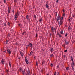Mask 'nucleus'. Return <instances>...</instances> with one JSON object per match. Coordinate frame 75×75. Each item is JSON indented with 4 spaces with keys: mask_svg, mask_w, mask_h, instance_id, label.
<instances>
[{
    "mask_svg": "<svg viewBox=\"0 0 75 75\" xmlns=\"http://www.w3.org/2000/svg\"><path fill=\"white\" fill-rule=\"evenodd\" d=\"M6 50H5L4 51V53L5 54L6 53Z\"/></svg>",
    "mask_w": 75,
    "mask_h": 75,
    "instance_id": "obj_52",
    "label": "nucleus"
},
{
    "mask_svg": "<svg viewBox=\"0 0 75 75\" xmlns=\"http://www.w3.org/2000/svg\"><path fill=\"white\" fill-rule=\"evenodd\" d=\"M60 17H60V16H59V15L58 13V16L56 18V22H58V20H60V18H60Z\"/></svg>",
    "mask_w": 75,
    "mask_h": 75,
    "instance_id": "obj_3",
    "label": "nucleus"
},
{
    "mask_svg": "<svg viewBox=\"0 0 75 75\" xmlns=\"http://www.w3.org/2000/svg\"><path fill=\"white\" fill-rule=\"evenodd\" d=\"M25 61L26 62L27 64H29V62H28V60H27V57H25Z\"/></svg>",
    "mask_w": 75,
    "mask_h": 75,
    "instance_id": "obj_4",
    "label": "nucleus"
},
{
    "mask_svg": "<svg viewBox=\"0 0 75 75\" xmlns=\"http://www.w3.org/2000/svg\"><path fill=\"white\" fill-rule=\"evenodd\" d=\"M67 35H68V34H67V33H66L65 35V37H67Z\"/></svg>",
    "mask_w": 75,
    "mask_h": 75,
    "instance_id": "obj_43",
    "label": "nucleus"
},
{
    "mask_svg": "<svg viewBox=\"0 0 75 75\" xmlns=\"http://www.w3.org/2000/svg\"><path fill=\"white\" fill-rule=\"evenodd\" d=\"M74 43H75V41H72V43L73 44H74Z\"/></svg>",
    "mask_w": 75,
    "mask_h": 75,
    "instance_id": "obj_56",
    "label": "nucleus"
},
{
    "mask_svg": "<svg viewBox=\"0 0 75 75\" xmlns=\"http://www.w3.org/2000/svg\"><path fill=\"white\" fill-rule=\"evenodd\" d=\"M28 75H30V74H30V72H29V73H28Z\"/></svg>",
    "mask_w": 75,
    "mask_h": 75,
    "instance_id": "obj_54",
    "label": "nucleus"
},
{
    "mask_svg": "<svg viewBox=\"0 0 75 75\" xmlns=\"http://www.w3.org/2000/svg\"><path fill=\"white\" fill-rule=\"evenodd\" d=\"M22 71V68H21V67H20L19 69V72H21Z\"/></svg>",
    "mask_w": 75,
    "mask_h": 75,
    "instance_id": "obj_15",
    "label": "nucleus"
},
{
    "mask_svg": "<svg viewBox=\"0 0 75 75\" xmlns=\"http://www.w3.org/2000/svg\"><path fill=\"white\" fill-rule=\"evenodd\" d=\"M52 33L53 34H54V33L53 32H51V33H50L49 34L50 36V37H51V36H52Z\"/></svg>",
    "mask_w": 75,
    "mask_h": 75,
    "instance_id": "obj_13",
    "label": "nucleus"
},
{
    "mask_svg": "<svg viewBox=\"0 0 75 75\" xmlns=\"http://www.w3.org/2000/svg\"><path fill=\"white\" fill-rule=\"evenodd\" d=\"M24 34H25V32H23L22 33V35H24Z\"/></svg>",
    "mask_w": 75,
    "mask_h": 75,
    "instance_id": "obj_40",
    "label": "nucleus"
},
{
    "mask_svg": "<svg viewBox=\"0 0 75 75\" xmlns=\"http://www.w3.org/2000/svg\"><path fill=\"white\" fill-rule=\"evenodd\" d=\"M57 75H59V73L58 72L57 74Z\"/></svg>",
    "mask_w": 75,
    "mask_h": 75,
    "instance_id": "obj_64",
    "label": "nucleus"
},
{
    "mask_svg": "<svg viewBox=\"0 0 75 75\" xmlns=\"http://www.w3.org/2000/svg\"><path fill=\"white\" fill-rule=\"evenodd\" d=\"M56 1L57 3H58V0H56Z\"/></svg>",
    "mask_w": 75,
    "mask_h": 75,
    "instance_id": "obj_39",
    "label": "nucleus"
},
{
    "mask_svg": "<svg viewBox=\"0 0 75 75\" xmlns=\"http://www.w3.org/2000/svg\"><path fill=\"white\" fill-rule=\"evenodd\" d=\"M57 35H59V37L60 38H61V37H62V36L60 34V33L59 32L57 33Z\"/></svg>",
    "mask_w": 75,
    "mask_h": 75,
    "instance_id": "obj_7",
    "label": "nucleus"
},
{
    "mask_svg": "<svg viewBox=\"0 0 75 75\" xmlns=\"http://www.w3.org/2000/svg\"><path fill=\"white\" fill-rule=\"evenodd\" d=\"M11 10V8H10L9 7H8V15H10V11Z\"/></svg>",
    "mask_w": 75,
    "mask_h": 75,
    "instance_id": "obj_5",
    "label": "nucleus"
},
{
    "mask_svg": "<svg viewBox=\"0 0 75 75\" xmlns=\"http://www.w3.org/2000/svg\"><path fill=\"white\" fill-rule=\"evenodd\" d=\"M48 2H46V7L47 8L49 9V6H48Z\"/></svg>",
    "mask_w": 75,
    "mask_h": 75,
    "instance_id": "obj_6",
    "label": "nucleus"
},
{
    "mask_svg": "<svg viewBox=\"0 0 75 75\" xmlns=\"http://www.w3.org/2000/svg\"><path fill=\"white\" fill-rule=\"evenodd\" d=\"M1 63L2 64H4V60L2 59V60L1 61Z\"/></svg>",
    "mask_w": 75,
    "mask_h": 75,
    "instance_id": "obj_23",
    "label": "nucleus"
},
{
    "mask_svg": "<svg viewBox=\"0 0 75 75\" xmlns=\"http://www.w3.org/2000/svg\"><path fill=\"white\" fill-rule=\"evenodd\" d=\"M34 17L35 18V19H36L37 17H36V15H35L34 14Z\"/></svg>",
    "mask_w": 75,
    "mask_h": 75,
    "instance_id": "obj_27",
    "label": "nucleus"
},
{
    "mask_svg": "<svg viewBox=\"0 0 75 75\" xmlns=\"http://www.w3.org/2000/svg\"><path fill=\"white\" fill-rule=\"evenodd\" d=\"M15 44L16 45H18V43L17 42H16Z\"/></svg>",
    "mask_w": 75,
    "mask_h": 75,
    "instance_id": "obj_49",
    "label": "nucleus"
},
{
    "mask_svg": "<svg viewBox=\"0 0 75 75\" xmlns=\"http://www.w3.org/2000/svg\"><path fill=\"white\" fill-rule=\"evenodd\" d=\"M60 34H63V30H61L60 32Z\"/></svg>",
    "mask_w": 75,
    "mask_h": 75,
    "instance_id": "obj_25",
    "label": "nucleus"
},
{
    "mask_svg": "<svg viewBox=\"0 0 75 75\" xmlns=\"http://www.w3.org/2000/svg\"><path fill=\"white\" fill-rule=\"evenodd\" d=\"M54 56V55H53V54H50V57H53Z\"/></svg>",
    "mask_w": 75,
    "mask_h": 75,
    "instance_id": "obj_31",
    "label": "nucleus"
},
{
    "mask_svg": "<svg viewBox=\"0 0 75 75\" xmlns=\"http://www.w3.org/2000/svg\"><path fill=\"white\" fill-rule=\"evenodd\" d=\"M26 18L27 20H28V19L29 18V16L28 15H27L26 16Z\"/></svg>",
    "mask_w": 75,
    "mask_h": 75,
    "instance_id": "obj_22",
    "label": "nucleus"
},
{
    "mask_svg": "<svg viewBox=\"0 0 75 75\" xmlns=\"http://www.w3.org/2000/svg\"><path fill=\"white\" fill-rule=\"evenodd\" d=\"M69 67H67L66 68V70H68L69 69Z\"/></svg>",
    "mask_w": 75,
    "mask_h": 75,
    "instance_id": "obj_30",
    "label": "nucleus"
},
{
    "mask_svg": "<svg viewBox=\"0 0 75 75\" xmlns=\"http://www.w3.org/2000/svg\"><path fill=\"white\" fill-rule=\"evenodd\" d=\"M60 19H61V20H63V19H64V18H63V17H61L60 18Z\"/></svg>",
    "mask_w": 75,
    "mask_h": 75,
    "instance_id": "obj_37",
    "label": "nucleus"
},
{
    "mask_svg": "<svg viewBox=\"0 0 75 75\" xmlns=\"http://www.w3.org/2000/svg\"><path fill=\"white\" fill-rule=\"evenodd\" d=\"M66 45H68L69 44V41H68L67 42H65Z\"/></svg>",
    "mask_w": 75,
    "mask_h": 75,
    "instance_id": "obj_17",
    "label": "nucleus"
},
{
    "mask_svg": "<svg viewBox=\"0 0 75 75\" xmlns=\"http://www.w3.org/2000/svg\"><path fill=\"white\" fill-rule=\"evenodd\" d=\"M67 52V50L66 49L64 51V52Z\"/></svg>",
    "mask_w": 75,
    "mask_h": 75,
    "instance_id": "obj_46",
    "label": "nucleus"
},
{
    "mask_svg": "<svg viewBox=\"0 0 75 75\" xmlns=\"http://www.w3.org/2000/svg\"><path fill=\"white\" fill-rule=\"evenodd\" d=\"M53 51H54V48H52V47L50 48V52H52Z\"/></svg>",
    "mask_w": 75,
    "mask_h": 75,
    "instance_id": "obj_14",
    "label": "nucleus"
},
{
    "mask_svg": "<svg viewBox=\"0 0 75 75\" xmlns=\"http://www.w3.org/2000/svg\"><path fill=\"white\" fill-rule=\"evenodd\" d=\"M3 1L4 3H6V0H4Z\"/></svg>",
    "mask_w": 75,
    "mask_h": 75,
    "instance_id": "obj_38",
    "label": "nucleus"
},
{
    "mask_svg": "<svg viewBox=\"0 0 75 75\" xmlns=\"http://www.w3.org/2000/svg\"><path fill=\"white\" fill-rule=\"evenodd\" d=\"M5 42H6V44H8V40H6Z\"/></svg>",
    "mask_w": 75,
    "mask_h": 75,
    "instance_id": "obj_28",
    "label": "nucleus"
},
{
    "mask_svg": "<svg viewBox=\"0 0 75 75\" xmlns=\"http://www.w3.org/2000/svg\"><path fill=\"white\" fill-rule=\"evenodd\" d=\"M4 26H6V23H4Z\"/></svg>",
    "mask_w": 75,
    "mask_h": 75,
    "instance_id": "obj_62",
    "label": "nucleus"
},
{
    "mask_svg": "<svg viewBox=\"0 0 75 75\" xmlns=\"http://www.w3.org/2000/svg\"><path fill=\"white\" fill-rule=\"evenodd\" d=\"M50 66L51 67H53V64H52V63H51Z\"/></svg>",
    "mask_w": 75,
    "mask_h": 75,
    "instance_id": "obj_29",
    "label": "nucleus"
},
{
    "mask_svg": "<svg viewBox=\"0 0 75 75\" xmlns=\"http://www.w3.org/2000/svg\"><path fill=\"white\" fill-rule=\"evenodd\" d=\"M8 35L9 37H10V34L9 33H8Z\"/></svg>",
    "mask_w": 75,
    "mask_h": 75,
    "instance_id": "obj_51",
    "label": "nucleus"
},
{
    "mask_svg": "<svg viewBox=\"0 0 75 75\" xmlns=\"http://www.w3.org/2000/svg\"><path fill=\"white\" fill-rule=\"evenodd\" d=\"M6 72L7 73H8V70H7V69L6 70Z\"/></svg>",
    "mask_w": 75,
    "mask_h": 75,
    "instance_id": "obj_50",
    "label": "nucleus"
},
{
    "mask_svg": "<svg viewBox=\"0 0 75 75\" xmlns=\"http://www.w3.org/2000/svg\"><path fill=\"white\" fill-rule=\"evenodd\" d=\"M66 40H67V39H64V41H65V42H67Z\"/></svg>",
    "mask_w": 75,
    "mask_h": 75,
    "instance_id": "obj_47",
    "label": "nucleus"
},
{
    "mask_svg": "<svg viewBox=\"0 0 75 75\" xmlns=\"http://www.w3.org/2000/svg\"><path fill=\"white\" fill-rule=\"evenodd\" d=\"M22 73L23 75H25V71L22 70Z\"/></svg>",
    "mask_w": 75,
    "mask_h": 75,
    "instance_id": "obj_19",
    "label": "nucleus"
},
{
    "mask_svg": "<svg viewBox=\"0 0 75 75\" xmlns=\"http://www.w3.org/2000/svg\"><path fill=\"white\" fill-rule=\"evenodd\" d=\"M18 16H19V13L18 12H17L14 15V17L15 19V20H17V18L18 17Z\"/></svg>",
    "mask_w": 75,
    "mask_h": 75,
    "instance_id": "obj_1",
    "label": "nucleus"
},
{
    "mask_svg": "<svg viewBox=\"0 0 75 75\" xmlns=\"http://www.w3.org/2000/svg\"><path fill=\"white\" fill-rule=\"evenodd\" d=\"M63 17H65V13H63Z\"/></svg>",
    "mask_w": 75,
    "mask_h": 75,
    "instance_id": "obj_48",
    "label": "nucleus"
},
{
    "mask_svg": "<svg viewBox=\"0 0 75 75\" xmlns=\"http://www.w3.org/2000/svg\"><path fill=\"white\" fill-rule=\"evenodd\" d=\"M72 16L73 17H74L75 15H73Z\"/></svg>",
    "mask_w": 75,
    "mask_h": 75,
    "instance_id": "obj_59",
    "label": "nucleus"
},
{
    "mask_svg": "<svg viewBox=\"0 0 75 75\" xmlns=\"http://www.w3.org/2000/svg\"><path fill=\"white\" fill-rule=\"evenodd\" d=\"M63 23V22L62 21V20H60L59 22V24L60 25H62V24Z\"/></svg>",
    "mask_w": 75,
    "mask_h": 75,
    "instance_id": "obj_9",
    "label": "nucleus"
},
{
    "mask_svg": "<svg viewBox=\"0 0 75 75\" xmlns=\"http://www.w3.org/2000/svg\"><path fill=\"white\" fill-rule=\"evenodd\" d=\"M57 73L56 72L54 74V75H56Z\"/></svg>",
    "mask_w": 75,
    "mask_h": 75,
    "instance_id": "obj_60",
    "label": "nucleus"
},
{
    "mask_svg": "<svg viewBox=\"0 0 75 75\" xmlns=\"http://www.w3.org/2000/svg\"><path fill=\"white\" fill-rule=\"evenodd\" d=\"M30 47L31 48L33 47V45H32V44L31 43H30L29 44V45Z\"/></svg>",
    "mask_w": 75,
    "mask_h": 75,
    "instance_id": "obj_18",
    "label": "nucleus"
},
{
    "mask_svg": "<svg viewBox=\"0 0 75 75\" xmlns=\"http://www.w3.org/2000/svg\"><path fill=\"white\" fill-rule=\"evenodd\" d=\"M14 1L15 3H17V0H14Z\"/></svg>",
    "mask_w": 75,
    "mask_h": 75,
    "instance_id": "obj_34",
    "label": "nucleus"
},
{
    "mask_svg": "<svg viewBox=\"0 0 75 75\" xmlns=\"http://www.w3.org/2000/svg\"><path fill=\"white\" fill-rule=\"evenodd\" d=\"M55 16H56V18L57 17V12H55Z\"/></svg>",
    "mask_w": 75,
    "mask_h": 75,
    "instance_id": "obj_35",
    "label": "nucleus"
},
{
    "mask_svg": "<svg viewBox=\"0 0 75 75\" xmlns=\"http://www.w3.org/2000/svg\"><path fill=\"white\" fill-rule=\"evenodd\" d=\"M41 21H42V19L41 18L40 20H39V21L40 22H41Z\"/></svg>",
    "mask_w": 75,
    "mask_h": 75,
    "instance_id": "obj_41",
    "label": "nucleus"
},
{
    "mask_svg": "<svg viewBox=\"0 0 75 75\" xmlns=\"http://www.w3.org/2000/svg\"><path fill=\"white\" fill-rule=\"evenodd\" d=\"M26 48H28V47H30V46L29 45V44H28V45L26 46Z\"/></svg>",
    "mask_w": 75,
    "mask_h": 75,
    "instance_id": "obj_24",
    "label": "nucleus"
},
{
    "mask_svg": "<svg viewBox=\"0 0 75 75\" xmlns=\"http://www.w3.org/2000/svg\"><path fill=\"white\" fill-rule=\"evenodd\" d=\"M7 63H6V66H7Z\"/></svg>",
    "mask_w": 75,
    "mask_h": 75,
    "instance_id": "obj_63",
    "label": "nucleus"
},
{
    "mask_svg": "<svg viewBox=\"0 0 75 75\" xmlns=\"http://www.w3.org/2000/svg\"><path fill=\"white\" fill-rule=\"evenodd\" d=\"M71 61H73V58H72V57H71Z\"/></svg>",
    "mask_w": 75,
    "mask_h": 75,
    "instance_id": "obj_32",
    "label": "nucleus"
},
{
    "mask_svg": "<svg viewBox=\"0 0 75 75\" xmlns=\"http://www.w3.org/2000/svg\"><path fill=\"white\" fill-rule=\"evenodd\" d=\"M58 24H59V27H60V25H59V21L58 22Z\"/></svg>",
    "mask_w": 75,
    "mask_h": 75,
    "instance_id": "obj_58",
    "label": "nucleus"
},
{
    "mask_svg": "<svg viewBox=\"0 0 75 75\" xmlns=\"http://www.w3.org/2000/svg\"><path fill=\"white\" fill-rule=\"evenodd\" d=\"M68 30H69L70 31L71 30V27L70 26H69L68 28Z\"/></svg>",
    "mask_w": 75,
    "mask_h": 75,
    "instance_id": "obj_26",
    "label": "nucleus"
},
{
    "mask_svg": "<svg viewBox=\"0 0 75 75\" xmlns=\"http://www.w3.org/2000/svg\"><path fill=\"white\" fill-rule=\"evenodd\" d=\"M45 64V61H44L42 62V65H43L44 64Z\"/></svg>",
    "mask_w": 75,
    "mask_h": 75,
    "instance_id": "obj_21",
    "label": "nucleus"
},
{
    "mask_svg": "<svg viewBox=\"0 0 75 75\" xmlns=\"http://www.w3.org/2000/svg\"><path fill=\"white\" fill-rule=\"evenodd\" d=\"M50 27L51 28V33H54V30H56V29L53 27H52L51 26H50Z\"/></svg>",
    "mask_w": 75,
    "mask_h": 75,
    "instance_id": "obj_2",
    "label": "nucleus"
},
{
    "mask_svg": "<svg viewBox=\"0 0 75 75\" xmlns=\"http://www.w3.org/2000/svg\"><path fill=\"white\" fill-rule=\"evenodd\" d=\"M19 52L20 53V55L22 57H23V55H24V54L23 53V52H22L21 51H20Z\"/></svg>",
    "mask_w": 75,
    "mask_h": 75,
    "instance_id": "obj_11",
    "label": "nucleus"
},
{
    "mask_svg": "<svg viewBox=\"0 0 75 75\" xmlns=\"http://www.w3.org/2000/svg\"><path fill=\"white\" fill-rule=\"evenodd\" d=\"M42 51H43L44 52V49H42Z\"/></svg>",
    "mask_w": 75,
    "mask_h": 75,
    "instance_id": "obj_61",
    "label": "nucleus"
},
{
    "mask_svg": "<svg viewBox=\"0 0 75 75\" xmlns=\"http://www.w3.org/2000/svg\"><path fill=\"white\" fill-rule=\"evenodd\" d=\"M72 69L74 71V68L73 67H72Z\"/></svg>",
    "mask_w": 75,
    "mask_h": 75,
    "instance_id": "obj_42",
    "label": "nucleus"
},
{
    "mask_svg": "<svg viewBox=\"0 0 75 75\" xmlns=\"http://www.w3.org/2000/svg\"><path fill=\"white\" fill-rule=\"evenodd\" d=\"M75 65V62L74 61H72V63L71 64V67H74Z\"/></svg>",
    "mask_w": 75,
    "mask_h": 75,
    "instance_id": "obj_8",
    "label": "nucleus"
},
{
    "mask_svg": "<svg viewBox=\"0 0 75 75\" xmlns=\"http://www.w3.org/2000/svg\"><path fill=\"white\" fill-rule=\"evenodd\" d=\"M29 72H30V70H28V73Z\"/></svg>",
    "mask_w": 75,
    "mask_h": 75,
    "instance_id": "obj_55",
    "label": "nucleus"
},
{
    "mask_svg": "<svg viewBox=\"0 0 75 75\" xmlns=\"http://www.w3.org/2000/svg\"><path fill=\"white\" fill-rule=\"evenodd\" d=\"M7 24L8 25V26H10V23L9 22L7 23Z\"/></svg>",
    "mask_w": 75,
    "mask_h": 75,
    "instance_id": "obj_20",
    "label": "nucleus"
},
{
    "mask_svg": "<svg viewBox=\"0 0 75 75\" xmlns=\"http://www.w3.org/2000/svg\"><path fill=\"white\" fill-rule=\"evenodd\" d=\"M9 65L10 67H11V63L10 62H9Z\"/></svg>",
    "mask_w": 75,
    "mask_h": 75,
    "instance_id": "obj_44",
    "label": "nucleus"
},
{
    "mask_svg": "<svg viewBox=\"0 0 75 75\" xmlns=\"http://www.w3.org/2000/svg\"><path fill=\"white\" fill-rule=\"evenodd\" d=\"M59 65H57V68H59Z\"/></svg>",
    "mask_w": 75,
    "mask_h": 75,
    "instance_id": "obj_57",
    "label": "nucleus"
},
{
    "mask_svg": "<svg viewBox=\"0 0 75 75\" xmlns=\"http://www.w3.org/2000/svg\"><path fill=\"white\" fill-rule=\"evenodd\" d=\"M12 12H13V15H14V9L13 10Z\"/></svg>",
    "mask_w": 75,
    "mask_h": 75,
    "instance_id": "obj_33",
    "label": "nucleus"
},
{
    "mask_svg": "<svg viewBox=\"0 0 75 75\" xmlns=\"http://www.w3.org/2000/svg\"><path fill=\"white\" fill-rule=\"evenodd\" d=\"M36 64L37 66L38 65V61L36 62Z\"/></svg>",
    "mask_w": 75,
    "mask_h": 75,
    "instance_id": "obj_36",
    "label": "nucleus"
},
{
    "mask_svg": "<svg viewBox=\"0 0 75 75\" xmlns=\"http://www.w3.org/2000/svg\"><path fill=\"white\" fill-rule=\"evenodd\" d=\"M28 75H30V74H30V72H29V73H28Z\"/></svg>",
    "mask_w": 75,
    "mask_h": 75,
    "instance_id": "obj_53",
    "label": "nucleus"
},
{
    "mask_svg": "<svg viewBox=\"0 0 75 75\" xmlns=\"http://www.w3.org/2000/svg\"><path fill=\"white\" fill-rule=\"evenodd\" d=\"M72 21V17H71L70 18V17H69V21L71 22Z\"/></svg>",
    "mask_w": 75,
    "mask_h": 75,
    "instance_id": "obj_12",
    "label": "nucleus"
},
{
    "mask_svg": "<svg viewBox=\"0 0 75 75\" xmlns=\"http://www.w3.org/2000/svg\"><path fill=\"white\" fill-rule=\"evenodd\" d=\"M37 37H38V34L36 33V37L37 38Z\"/></svg>",
    "mask_w": 75,
    "mask_h": 75,
    "instance_id": "obj_45",
    "label": "nucleus"
},
{
    "mask_svg": "<svg viewBox=\"0 0 75 75\" xmlns=\"http://www.w3.org/2000/svg\"><path fill=\"white\" fill-rule=\"evenodd\" d=\"M33 51H32L29 54V56H31V55H32V54H33Z\"/></svg>",
    "mask_w": 75,
    "mask_h": 75,
    "instance_id": "obj_16",
    "label": "nucleus"
},
{
    "mask_svg": "<svg viewBox=\"0 0 75 75\" xmlns=\"http://www.w3.org/2000/svg\"><path fill=\"white\" fill-rule=\"evenodd\" d=\"M6 51H7V52H8V54H11V51H10V50H9V49H7Z\"/></svg>",
    "mask_w": 75,
    "mask_h": 75,
    "instance_id": "obj_10",
    "label": "nucleus"
}]
</instances>
